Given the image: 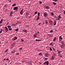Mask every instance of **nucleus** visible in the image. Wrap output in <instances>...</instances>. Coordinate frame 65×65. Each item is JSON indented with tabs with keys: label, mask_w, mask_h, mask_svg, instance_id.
I'll use <instances>...</instances> for the list:
<instances>
[{
	"label": "nucleus",
	"mask_w": 65,
	"mask_h": 65,
	"mask_svg": "<svg viewBox=\"0 0 65 65\" xmlns=\"http://www.w3.org/2000/svg\"><path fill=\"white\" fill-rule=\"evenodd\" d=\"M25 63L26 64H27L28 65H32V62L31 61L26 62Z\"/></svg>",
	"instance_id": "1"
},
{
	"label": "nucleus",
	"mask_w": 65,
	"mask_h": 65,
	"mask_svg": "<svg viewBox=\"0 0 65 65\" xmlns=\"http://www.w3.org/2000/svg\"><path fill=\"white\" fill-rule=\"evenodd\" d=\"M63 40V38L61 36H60L59 37V41H61V40Z\"/></svg>",
	"instance_id": "2"
},
{
	"label": "nucleus",
	"mask_w": 65,
	"mask_h": 65,
	"mask_svg": "<svg viewBox=\"0 0 65 65\" xmlns=\"http://www.w3.org/2000/svg\"><path fill=\"white\" fill-rule=\"evenodd\" d=\"M44 65L46 64V65H48L49 64V62L48 61H45L44 63Z\"/></svg>",
	"instance_id": "3"
},
{
	"label": "nucleus",
	"mask_w": 65,
	"mask_h": 65,
	"mask_svg": "<svg viewBox=\"0 0 65 65\" xmlns=\"http://www.w3.org/2000/svg\"><path fill=\"white\" fill-rule=\"evenodd\" d=\"M38 35V34L36 33L35 34L33 35V37L34 38H35L37 37V35Z\"/></svg>",
	"instance_id": "4"
},
{
	"label": "nucleus",
	"mask_w": 65,
	"mask_h": 65,
	"mask_svg": "<svg viewBox=\"0 0 65 65\" xmlns=\"http://www.w3.org/2000/svg\"><path fill=\"white\" fill-rule=\"evenodd\" d=\"M43 14L44 17H45V18H46V16H47V14L45 12L43 13Z\"/></svg>",
	"instance_id": "5"
},
{
	"label": "nucleus",
	"mask_w": 65,
	"mask_h": 65,
	"mask_svg": "<svg viewBox=\"0 0 65 65\" xmlns=\"http://www.w3.org/2000/svg\"><path fill=\"white\" fill-rule=\"evenodd\" d=\"M18 9V7H14L13 9L14 10H17Z\"/></svg>",
	"instance_id": "6"
},
{
	"label": "nucleus",
	"mask_w": 65,
	"mask_h": 65,
	"mask_svg": "<svg viewBox=\"0 0 65 65\" xmlns=\"http://www.w3.org/2000/svg\"><path fill=\"white\" fill-rule=\"evenodd\" d=\"M45 57H48V54L47 53L44 55Z\"/></svg>",
	"instance_id": "7"
},
{
	"label": "nucleus",
	"mask_w": 65,
	"mask_h": 65,
	"mask_svg": "<svg viewBox=\"0 0 65 65\" xmlns=\"http://www.w3.org/2000/svg\"><path fill=\"white\" fill-rule=\"evenodd\" d=\"M5 28L6 29H5V30L6 31V32H7V31H8V28H7V27H5Z\"/></svg>",
	"instance_id": "8"
},
{
	"label": "nucleus",
	"mask_w": 65,
	"mask_h": 65,
	"mask_svg": "<svg viewBox=\"0 0 65 65\" xmlns=\"http://www.w3.org/2000/svg\"><path fill=\"white\" fill-rule=\"evenodd\" d=\"M28 15H29V13H28L27 12H26V13L25 17H27Z\"/></svg>",
	"instance_id": "9"
},
{
	"label": "nucleus",
	"mask_w": 65,
	"mask_h": 65,
	"mask_svg": "<svg viewBox=\"0 0 65 65\" xmlns=\"http://www.w3.org/2000/svg\"><path fill=\"white\" fill-rule=\"evenodd\" d=\"M58 56L61 55V54H60V51H58Z\"/></svg>",
	"instance_id": "10"
},
{
	"label": "nucleus",
	"mask_w": 65,
	"mask_h": 65,
	"mask_svg": "<svg viewBox=\"0 0 65 65\" xmlns=\"http://www.w3.org/2000/svg\"><path fill=\"white\" fill-rule=\"evenodd\" d=\"M23 9H22L21 11L20 12V13L22 15L23 14Z\"/></svg>",
	"instance_id": "11"
},
{
	"label": "nucleus",
	"mask_w": 65,
	"mask_h": 65,
	"mask_svg": "<svg viewBox=\"0 0 65 65\" xmlns=\"http://www.w3.org/2000/svg\"><path fill=\"white\" fill-rule=\"evenodd\" d=\"M54 59H55V57H54V56H52V58H51V60H54Z\"/></svg>",
	"instance_id": "12"
},
{
	"label": "nucleus",
	"mask_w": 65,
	"mask_h": 65,
	"mask_svg": "<svg viewBox=\"0 0 65 65\" xmlns=\"http://www.w3.org/2000/svg\"><path fill=\"white\" fill-rule=\"evenodd\" d=\"M23 32H24V33H27V32H28V31H27V30H23Z\"/></svg>",
	"instance_id": "13"
},
{
	"label": "nucleus",
	"mask_w": 65,
	"mask_h": 65,
	"mask_svg": "<svg viewBox=\"0 0 65 65\" xmlns=\"http://www.w3.org/2000/svg\"><path fill=\"white\" fill-rule=\"evenodd\" d=\"M12 13H13V12L12 11H11V12H10V16H11V15H12Z\"/></svg>",
	"instance_id": "14"
},
{
	"label": "nucleus",
	"mask_w": 65,
	"mask_h": 65,
	"mask_svg": "<svg viewBox=\"0 0 65 65\" xmlns=\"http://www.w3.org/2000/svg\"><path fill=\"white\" fill-rule=\"evenodd\" d=\"M40 19V17H39V16H38L36 19V20H37V21H38V20H39Z\"/></svg>",
	"instance_id": "15"
},
{
	"label": "nucleus",
	"mask_w": 65,
	"mask_h": 65,
	"mask_svg": "<svg viewBox=\"0 0 65 65\" xmlns=\"http://www.w3.org/2000/svg\"><path fill=\"white\" fill-rule=\"evenodd\" d=\"M15 43H13L12 44V46H15Z\"/></svg>",
	"instance_id": "16"
},
{
	"label": "nucleus",
	"mask_w": 65,
	"mask_h": 65,
	"mask_svg": "<svg viewBox=\"0 0 65 65\" xmlns=\"http://www.w3.org/2000/svg\"><path fill=\"white\" fill-rule=\"evenodd\" d=\"M56 25V21L55 20V22L54 23V25L55 26Z\"/></svg>",
	"instance_id": "17"
},
{
	"label": "nucleus",
	"mask_w": 65,
	"mask_h": 65,
	"mask_svg": "<svg viewBox=\"0 0 65 65\" xmlns=\"http://www.w3.org/2000/svg\"><path fill=\"white\" fill-rule=\"evenodd\" d=\"M15 52V51L13 50L12 52L11 53L12 54H13V53H14Z\"/></svg>",
	"instance_id": "18"
},
{
	"label": "nucleus",
	"mask_w": 65,
	"mask_h": 65,
	"mask_svg": "<svg viewBox=\"0 0 65 65\" xmlns=\"http://www.w3.org/2000/svg\"><path fill=\"white\" fill-rule=\"evenodd\" d=\"M36 41H41V40L36 39Z\"/></svg>",
	"instance_id": "19"
},
{
	"label": "nucleus",
	"mask_w": 65,
	"mask_h": 65,
	"mask_svg": "<svg viewBox=\"0 0 65 65\" xmlns=\"http://www.w3.org/2000/svg\"><path fill=\"white\" fill-rule=\"evenodd\" d=\"M51 15H52V16H54V13L53 12H51Z\"/></svg>",
	"instance_id": "20"
},
{
	"label": "nucleus",
	"mask_w": 65,
	"mask_h": 65,
	"mask_svg": "<svg viewBox=\"0 0 65 65\" xmlns=\"http://www.w3.org/2000/svg\"><path fill=\"white\" fill-rule=\"evenodd\" d=\"M53 43L52 42L50 44L51 46H53Z\"/></svg>",
	"instance_id": "21"
},
{
	"label": "nucleus",
	"mask_w": 65,
	"mask_h": 65,
	"mask_svg": "<svg viewBox=\"0 0 65 65\" xmlns=\"http://www.w3.org/2000/svg\"><path fill=\"white\" fill-rule=\"evenodd\" d=\"M49 22L51 24H52V23H53V21L51 20H49Z\"/></svg>",
	"instance_id": "22"
},
{
	"label": "nucleus",
	"mask_w": 65,
	"mask_h": 65,
	"mask_svg": "<svg viewBox=\"0 0 65 65\" xmlns=\"http://www.w3.org/2000/svg\"><path fill=\"white\" fill-rule=\"evenodd\" d=\"M53 4L54 5H57V4L55 2H53Z\"/></svg>",
	"instance_id": "23"
},
{
	"label": "nucleus",
	"mask_w": 65,
	"mask_h": 65,
	"mask_svg": "<svg viewBox=\"0 0 65 65\" xmlns=\"http://www.w3.org/2000/svg\"><path fill=\"white\" fill-rule=\"evenodd\" d=\"M56 37H55L53 40V41H56Z\"/></svg>",
	"instance_id": "24"
},
{
	"label": "nucleus",
	"mask_w": 65,
	"mask_h": 65,
	"mask_svg": "<svg viewBox=\"0 0 65 65\" xmlns=\"http://www.w3.org/2000/svg\"><path fill=\"white\" fill-rule=\"evenodd\" d=\"M62 48H63L64 47V45H61V46H60Z\"/></svg>",
	"instance_id": "25"
},
{
	"label": "nucleus",
	"mask_w": 65,
	"mask_h": 65,
	"mask_svg": "<svg viewBox=\"0 0 65 65\" xmlns=\"http://www.w3.org/2000/svg\"><path fill=\"white\" fill-rule=\"evenodd\" d=\"M7 27L8 28V29H9L11 27V26H7Z\"/></svg>",
	"instance_id": "26"
},
{
	"label": "nucleus",
	"mask_w": 65,
	"mask_h": 65,
	"mask_svg": "<svg viewBox=\"0 0 65 65\" xmlns=\"http://www.w3.org/2000/svg\"><path fill=\"white\" fill-rule=\"evenodd\" d=\"M46 9H49V7H48V6H47L46 7Z\"/></svg>",
	"instance_id": "27"
},
{
	"label": "nucleus",
	"mask_w": 65,
	"mask_h": 65,
	"mask_svg": "<svg viewBox=\"0 0 65 65\" xmlns=\"http://www.w3.org/2000/svg\"><path fill=\"white\" fill-rule=\"evenodd\" d=\"M58 18H59L60 19H61V17L60 16H58Z\"/></svg>",
	"instance_id": "28"
},
{
	"label": "nucleus",
	"mask_w": 65,
	"mask_h": 65,
	"mask_svg": "<svg viewBox=\"0 0 65 65\" xmlns=\"http://www.w3.org/2000/svg\"><path fill=\"white\" fill-rule=\"evenodd\" d=\"M38 17H39L40 16V13L39 12L38 13Z\"/></svg>",
	"instance_id": "29"
},
{
	"label": "nucleus",
	"mask_w": 65,
	"mask_h": 65,
	"mask_svg": "<svg viewBox=\"0 0 65 65\" xmlns=\"http://www.w3.org/2000/svg\"><path fill=\"white\" fill-rule=\"evenodd\" d=\"M44 60L45 61H46V60L47 59V58H44Z\"/></svg>",
	"instance_id": "30"
},
{
	"label": "nucleus",
	"mask_w": 65,
	"mask_h": 65,
	"mask_svg": "<svg viewBox=\"0 0 65 65\" xmlns=\"http://www.w3.org/2000/svg\"><path fill=\"white\" fill-rule=\"evenodd\" d=\"M15 5H16V4H14L12 5V6L13 7V6H14Z\"/></svg>",
	"instance_id": "31"
},
{
	"label": "nucleus",
	"mask_w": 65,
	"mask_h": 65,
	"mask_svg": "<svg viewBox=\"0 0 65 65\" xmlns=\"http://www.w3.org/2000/svg\"><path fill=\"white\" fill-rule=\"evenodd\" d=\"M58 1V0H53V1L55 2H57Z\"/></svg>",
	"instance_id": "32"
},
{
	"label": "nucleus",
	"mask_w": 65,
	"mask_h": 65,
	"mask_svg": "<svg viewBox=\"0 0 65 65\" xmlns=\"http://www.w3.org/2000/svg\"><path fill=\"white\" fill-rule=\"evenodd\" d=\"M3 19H2L1 20V22L2 23V22H3Z\"/></svg>",
	"instance_id": "33"
},
{
	"label": "nucleus",
	"mask_w": 65,
	"mask_h": 65,
	"mask_svg": "<svg viewBox=\"0 0 65 65\" xmlns=\"http://www.w3.org/2000/svg\"><path fill=\"white\" fill-rule=\"evenodd\" d=\"M37 11H36L35 12V14H37Z\"/></svg>",
	"instance_id": "34"
},
{
	"label": "nucleus",
	"mask_w": 65,
	"mask_h": 65,
	"mask_svg": "<svg viewBox=\"0 0 65 65\" xmlns=\"http://www.w3.org/2000/svg\"><path fill=\"white\" fill-rule=\"evenodd\" d=\"M8 49H7V50H6L5 51V52H8Z\"/></svg>",
	"instance_id": "35"
},
{
	"label": "nucleus",
	"mask_w": 65,
	"mask_h": 65,
	"mask_svg": "<svg viewBox=\"0 0 65 65\" xmlns=\"http://www.w3.org/2000/svg\"><path fill=\"white\" fill-rule=\"evenodd\" d=\"M52 48H51V47H50V51H52Z\"/></svg>",
	"instance_id": "36"
},
{
	"label": "nucleus",
	"mask_w": 65,
	"mask_h": 65,
	"mask_svg": "<svg viewBox=\"0 0 65 65\" xmlns=\"http://www.w3.org/2000/svg\"><path fill=\"white\" fill-rule=\"evenodd\" d=\"M22 48H19V50H20V51H22Z\"/></svg>",
	"instance_id": "37"
},
{
	"label": "nucleus",
	"mask_w": 65,
	"mask_h": 65,
	"mask_svg": "<svg viewBox=\"0 0 65 65\" xmlns=\"http://www.w3.org/2000/svg\"><path fill=\"white\" fill-rule=\"evenodd\" d=\"M50 33H53V30H51L50 31Z\"/></svg>",
	"instance_id": "38"
},
{
	"label": "nucleus",
	"mask_w": 65,
	"mask_h": 65,
	"mask_svg": "<svg viewBox=\"0 0 65 65\" xmlns=\"http://www.w3.org/2000/svg\"><path fill=\"white\" fill-rule=\"evenodd\" d=\"M9 30H10V31H11L12 30V29H11V28H10L9 29Z\"/></svg>",
	"instance_id": "39"
},
{
	"label": "nucleus",
	"mask_w": 65,
	"mask_h": 65,
	"mask_svg": "<svg viewBox=\"0 0 65 65\" xmlns=\"http://www.w3.org/2000/svg\"><path fill=\"white\" fill-rule=\"evenodd\" d=\"M15 31H18V29H15Z\"/></svg>",
	"instance_id": "40"
},
{
	"label": "nucleus",
	"mask_w": 65,
	"mask_h": 65,
	"mask_svg": "<svg viewBox=\"0 0 65 65\" xmlns=\"http://www.w3.org/2000/svg\"><path fill=\"white\" fill-rule=\"evenodd\" d=\"M53 56H54L55 57V56H56V54H55V53H54L53 54Z\"/></svg>",
	"instance_id": "41"
},
{
	"label": "nucleus",
	"mask_w": 65,
	"mask_h": 65,
	"mask_svg": "<svg viewBox=\"0 0 65 65\" xmlns=\"http://www.w3.org/2000/svg\"><path fill=\"white\" fill-rule=\"evenodd\" d=\"M17 39L18 38H17V37H15V39Z\"/></svg>",
	"instance_id": "42"
},
{
	"label": "nucleus",
	"mask_w": 65,
	"mask_h": 65,
	"mask_svg": "<svg viewBox=\"0 0 65 65\" xmlns=\"http://www.w3.org/2000/svg\"><path fill=\"white\" fill-rule=\"evenodd\" d=\"M26 27H27V28H28L29 27V26L28 25H26Z\"/></svg>",
	"instance_id": "43"
},
{
	"label": "nucleus",
	"mask_w": 65,
	"mask_h": 65,
	"mask_svg": "<svg viewBox=\"0 0 65 65\" xmlns=\"http://www.w3.org/2000/svg\"><path fill=\"white\" fill-rule=\"evenodd\" d=\"M38 55H41V53H40L38 54Z\"/></svg>",
	"instance_id": "44"
},
{
	"label": "nucleus",
	"mask_w": 65,
	"mask_h": 65,
	"mask_svg": "<svg viewBox=\"0 0 65 65\" xmlns=\"http://www.w3.org/2000/svg\"><path fill=\"white\" fill-rule=\"evenodd\" d=\"M6 61H8V60H9V58H7L6 59Z\"/></svg>",
	"instance_id": "45"
},
{
	"label": "nucleus",
	"mask_w": 65,
	"mask_h": 65,
	"mask_svg": "<svg viewBox=\"0 0 65 65\" xmlns=\"http://www.w3.org/2000/svg\"><path fill=\"white\" fill-rule=\"evenodd\" d=\"M2 30H0V33H2Z\"/></svg>",
	"instance_id": "46"
},
{
	"label": "nucleus",
	"mask_w": 65,
	"mask_h": 65,
	"mask_svg": "<svg viewBox=\"0 0 65 65\" xmlns=\"http://www.w3.org/2000/svg\"><path fill=\"white\" fill-rule=\"evenodd\" d=\"M45 24H47V21H46L45 22Z\"/></svg>",
	"instance_id": "47"
},
{
	"label": "nucleus",
	"mask_w": 65,
	"mask_h": 65,
	"mask_svg": "<svg viewBox=\"0 0 65 65\" xmlns=\"http://www.w3.org/2000/svg\"><path fill=\"white\" fill-rule=\"evenodd\" d=\"M28 18H29V19H30L31 18V16L28 17Z\"/></svg>",
	"instance_id": "48"
},
{
	"label": "nucleus",
	"mask_w": 65,
	"mask_h": 65,
	"mask_svg": "<svg viewBox=\"0 0 65 65\" xmlns=\"http://www.w3.org/2000/svg\"><path fill=\"white\" fill-rule=\"evenodd\" d=\"M39 3L40 4H41V3H42V2H39Z\"/></svg>",
	"instance_id": "49"
},
{
	"label": "nucleus",
	"mask_w": 65,
	"mask_h": 65,
	"mask_svg": "<svg viewBox=\"0 0 65 65\" xmlns=\"http://www.w3.org/2000/svg\"><path fill=\"white\" fill-rule=\"evenodd\" d=\"M19 53H16V55H19Z\"/></svg>",
	"instance_id": "50"
},
{
	"label": "nucleus",
	"mask_w": 65,
	"mask_h": 65,
	"mask_svg": "<svg viewBox=\"0 0 65 65\" xmlns=\"http://www.w3.org/2000/svg\"><path fill=\"white\" fill-rule=\"evenodd\" d=\"M56 17V16H55L54 17V18H56V17Z\"/></svg>",
	"instance_id": "51"
},
{
	"label": "nucleus",
	"mask_w": 65,
	"mask_h": 65,
	"mask_svg": "<svg viewBox=\"0 0 65 65\" xmlns=\"http://www.w3.org/2000/svg\"><path fill=\"white\" fill-rule=\"evenodd\" d=\"M63 14H65V11H64V12H63Z\"/></svg>",
	"instance_id": "52"
},
{
	"label": "nucleus",
	"mask_w": 65,
	"mask_h": 65,
	"mask_svg": "<svg viewBox=\"0 0 65 65\" xmlns=\"http://www.w3.org/2000/svg\"><path fill=\"white\" fill-rule=\"evenodd\" d=\"M41 23H40L39 24H38V25H39Z\"/></svg>",
	"instance_id": "53"
},
{
	"label": "nucleus",
	"mask_w": 65,
	"mask_h": 65,
	"mask_svg": "<svg viewBox=\"0 0 65 65\" xmlns=\"http://www.w3.org/2000/svg\"><path fill=\"white\" fill-rule=\"evenodd\" d=\"M21 41H24V40H23L22 39Z\"/></svg>",
	"instance_id": "54"
},
{
	"label": "nucleus",
	"mask_w": 65,
	"mask_h": 65,
	"mask_svg": "<svg viewBox=\"0 0 65 65\" xmlns=\"http://www.w3.org/2000/svg\"><path fill=\"white\" fill-rule=\"evenodd\" d=\"M13 26H16V25H15V24H13Z\"/></svg>",
	"instance_id": "55"
},
{
	"label": "nucleus",
	"mask_w": 65,
	"mask_h": 65,
	"mask_svg": "<svg viewBox=\"0 0 65 65\" xmlns=\"http://www.w3.org/2000/svg\"><path fill=\"white\" fill-rule=\"evenodd\" d=\"M2 23L0 21V24H2Z\"/></svg>",
	"instance_id": "56"
},
{
	"label": "nucleus",
	"mask_w": 65,
	"mask_h": 65,
	"mask_svg": "<svg viewBox=\"0 0 65 65\" xmlns=\"http://www.w3.org/2000/svg\"><path fill=\"white\" fill-rule=\"evenodd\" d=\"M15 40V39H13V40H14H14Z\"/></svg>",
	"instance_id": "57"
},
{
	"label": "nucleus",
	"mask_w": 65,
	"mask_h": 65,
	"mask_svg": "<svg viewBox=\"0 0 65 65\" xmlns=\"http://www.w3.org/2000/svg\"><path fill=\"white\" fill-rule=\"evenodd\" d=\"M37 33H39V31H37Z\"/></svg>",
	"instance_id": "58"
},
{
	"label": "nucleus",
	"mask_w": 65,
	"mask_h": 65,
	"mask_svg": "<svg viewBox=\"0 0 65 65\" xmlns=\"http://www.w3.org/2000/svg\"><path fill=\"white\" fill-rule=\"evenodd\" d=\"M58 20L59 21V20H60V19H59V18H58Z\"/></svg>",
	"instance_id": "59"
},
{
	"label": "nucleus",
	"mask_w": 65,
	"mask_h": 65,
	"mask_svg": "<svg viewBox=\"0 0 65 65\" xmlns=\"http://www.w3.org/2000/svg\"><path fill=\"white\" fill-rule=\"evenodd\" d=\"M6 59H4V61Z\"/></svg>",
	"instance_id": "60"
},
{
	"label": "nucleus",
	"mask_w": 65,
	"mask_h": 65,
	"mask_svg": "<svg viewBox=\"0 0 65 65\" xmlns=\"http://www.w3.org/2000/svg\"><path fill=\"white\" fill-rule=\"evenodd\" d=\"M60 57H62V56H60Z\"/></svg>",
	"instance_id": "61"
},
{
	"label": "nucleus",
	"mask_w": 65,
	"mask_h": 65,
	"mask_svg": "<svg viewBox=\"0 0 65 65\" xmlns=\"http://www.w3.org/2000/svg\"><path fill=\"white\" fill-rule=\"evenodd\" d=\"M56 21H58V19H57V18L56 19Z\"/></svg>",
	"instance_id": "62"
},
{
	"label": "nucleus",
	"mask_w": 65,
	"mask_h": 65,
	"mask_svg": "<svg viewBox=\"0 0 65 65\" xmlns=\"http://www.w3.org/2000/svg\"><path fill=\"white\" fill-rule=\"evenodd\" d=\"M39 64H41L42 63L40 62H39Z\"/></svg>",
	"instance_id": "63"
},
{
	"label": "nucleus",
	"mask_w": 65,
	"mask_h": 65,
	"mask_svg": "<svg viewBox=\"0 0 65 65\" xmlns=\"http://www.w3.org/2000/svg\"><path fill=\"white\" fill-rule=\"evenodd\" d=\"M53 49L54 50V51H55V48H53Z\"/></svg>",
	"instance_id": "64"
}]
</instances>
